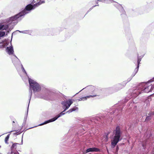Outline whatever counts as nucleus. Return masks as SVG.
<instances>
[{"instance_id": "obj_10", "label": "nucleus", "mask_w": 154, "mask_h": 154, "mask_svg": "<svg viewBox=\"0 0 154 154\" xmlns=\"http://www.w3.org/2000/svg\"><path fill=\"white\" fill-rule=\"evenodd\" d=\"M6 50V52L10 55L13 54L14 53L13 47L12 45L7 47Z\"/></svg>"}, {"instance_id": "obj_37", "label": "nucleus", "mask_w": 154, "mask_h": 154, "mask_svg": "<svg viewBox=\"0 0 154 154\" xmlns=\"http://www.w3.org/2000/svg\"><path fill=\"white\" fill-rule=\"evenodd\" d=\"M64 96V97H65V96H65V95H63V96Z\"/></svg>"}, {"instance_id": "obj_22", "label": "nucleus", "mask_w": 154, "mask_h": 154, "mask_svg": "<svg viewBox=\"0 0 154 154\" xmlns=\"http://www.w3.org/2000/svg\"><path fill=\"white\" fill-rule=\"evenodd\" d=\"M10 136V134H8L7 136L5 137V141L6 143H7V142L8 141Z\"/></svg>"}, {"instance_id": "obj_8", "label": "nucleus", "mask_w": 154, "mask_h": 154, "mask_svg": "<svg viewBox=\"0 0 154 154\" xmlns=\"http://www.w3.org/2000/svg\"><path fill=\"white\" fill-rule=\"evenodd\" d=\"M111 2H115L116 3V4L114 5L122 13L121 15H122V17L123 18H125L126 17V15L125 14V12L122 5L116 2L113 0H111Z\"/></svg>"}, {"instance_id": "obj_11", "label": "nucleus", "mask_w": 154, "mask_h": 154, "mask_svg": "<svg viewBox=\"0 0 154 154\" xmlns=\"http://www.w3.org/2000/svg\"><path fill=\"white\" fill-rule=\"evenodd\" d=\"M127 83H123V84H118L116 85L115 86V88H116V91H119L123 88V87L125 86Z\"/></svg>"}, {"instance_id": "obj_27", "label": "nucleus", "mask_w": 154, "mask_h": 154, "mask_svg": "<svg viewBox=\"0 0 154 154\" xmlns=\"http://www.w3.org/2000/svg\"><path fill=\"white\" fill-rule=\"evenodd\" d=\"M136 74L134 72H133L132 74L131 75V77H133L134 76H135V75Z\"/></svg>"}, {"instance_id": "obj_6", "label": "nucleus", "mask_w": 154, "mask_h": 154, "mask_svg": "<svg viewBox=\"0 0 154 154\" xmlns=\"http://www.w3.org/2000/svg\"><path fill=\"white\" fill-rule=\"evenodd\" d=\"M85 88H86V89L88 90L89 91H93L92 93L91 94H93V95H90L89 96H99V95L97 93H96V92L97 91V89H95V87L94 86L92 85H90L86 87L83 88L79 92L77 93L76 94L73 95L72 96H75V95H77L80 92Z\"/></svg>"}, {"instance_id": "obj_18", "label": "nucleus", "mask_w": 154, "mask_h": 154, "mask_svg": "<svg viewBox=\"0 0 154 154\" xmlns=\"http://www.w3.org/2000/svg\"><path fill=\"white\" fill-rule=\"evenodd\" d=\"M8 154H19L18 152L16 151L11 150V153H8Z\"/></svg>"}, {"instance_id": "obj_24", "label": "nucleus", "mask_w": 154, "mask_h": 154, "mask_svg": "<svg viewBox=\"0 0 154 154\" xmlns=\"http://www.w3.org/2000/svg\"><path fill=\"white\" fill-rule=\"evenodd\" d=\"M99 6L98 5H96L93 6L92 8H90V9H89V10L88 11L86 14H87L88 12H89L90 11H91L94 7H95L96 6Z\"/></svg>"}, {"instance_id": "obj_36", "label": "nucleus", "mask_w": 154, "mask_h": 154, "mask_svg": "<svg viewBox=\"0 0 154 154\" xmlns=\"http://www.w3.org/2000/svg\"><path fill=\"white\" fill-rule=\"evenodd\" d=\"M106 149H107V148H106ZM107 152H108V149H107Z\"/></svg>"}, {"instance_id": "obj_31", "label": "nucleus", "mask_w": 154, "mask_h": 154, "mask_svg": "<svg viewBox=\"0 0 154 154\" xmlns=\"http://www.w3.org/2000/svg\"><path fill=\"white\" fill-rule=\"evenodd\" d=\"M15 33V32H14L12 34V35H11V38H12V36H13V34H14V33Z\"/></svg>"}, {"instance_id": "obj_25", "label": "nucleus", "mask_w": 154, "mask_h": 154, "mask_svg": "<svg viewBox=\"0 0 154 154\" xmlns=\"http://www.w3.org/2000/svg\"><path fill=\"white\" fill-rule=\"evenodd\" d=\"M3 42L2 41V42H0V48H3Z\"/></svg>"}, {"instance_id": "obj_13", "label": "nucleus", "mask_w": 154, "mask_h": 154, "mask_svg": "<svg viewBox=\"0 0 154 154\" xmlns=\"http://www.w3.org/2000/svg\"><path fill=\"white\" fill-rule=\"evenodd\" d=\"M78 108L77 107L75 106H74L72 108L70 109H69L68 111H67L66 112L70 113H71L74 111H78Z\"/></svg>"}, {"instance_id": "obj_3", "label": "nucleus", "mask_w": 154, "mask_h": 154, "mask_svg": "<svg viewBox=\"0 0 154 154\" xmlns=\"http://www.w3.org/2000/svg\"><path fill=\"white\" fill-rule=\"evenodd\" d=\"M113 136L111 140V145L113 148L118 142L120 140L121 133L120 128L119 126L116 127L115 130L113 131Z\"/></svg>"}, {"instance_id": "obj_35", "label": "nucleus", "mask_w": 154, "mask_h": 154, "mask_svg": "<svg viewBox=\"0 0 154 154\" xmlns=\"http://www.w3.org/2000/svg\"><path fill=\"white\" fill-rule=\"evenodd\" d=\"M97 5H98V2H97Z\"/></svg>"}, {"instance_id": "obj_42", "label": "nucleus", "mask_w": 154, "mask_h": 154, "mask_svg": "<svg viewBox=\"0 0 154 154\" xmlns=\"http://www.w3.org/2000/svg\"><path fill=\"white\" fill-rule=\"evenodd\" d=\"M153 79H154V78Z\"/></svg>"}, {"instance_id": "obj_2", "label": "nucleus", "mask_w": 154, "mask_h": 154, "mask_svg": "<svg viewBox=\"0 0 154 154\" xmlns=\"http://www.w3.org/2000/svg\"><path fill=\"white\" fill-rule=\"evenodd\" d=\"M28 79L29 88V96H32V90L35 94V93L40 92L41 91L42 88L41 85L37 82L29 78V77Z\"/></svg>"}, {"instance_id": "obj_30", "label": "nucleus", "mask_w": 154, "mask_h": 154, "mask_svg": "<svg viewBox=\"0 0 154 154\" xmlns=\"http://www.w3.org/2000/svg\"><path fill=\"white\" fill-rule=\"evenodd\" d=\"M16 31H18V32H19L20 33H23V32H22V31H19V30H17Z\"/></svg>"}, {"instance_id": "obj_32", "label": "nucleus", "mask_w": 154, "mask_h": 154, "mask_svg": "<svg viewBox=\"0 0 154 154\" xmlns=\"http://www.w3.org/2000/svg\"><path fill=\"white\" fill-rule=\"evenodd\" d=\"M14 56H15V57L17 58V59H18V58H17V57H16V56L15 55H14Z\"/></svg>"}, {"instance_id": "obj_1", "label": "nucleus", "mask_w": 154, "mask_h": 154, "mask_svg": "<svg viewBox=\"0 0 154 154\" xmlns=\"http://www.w3.org/2000/svg\"><path fill=\"white\" fill-rule=\"evenodd\" d=\"M45 2L44 0H33L31 3L26 6L23 11L8 19L7 21L9 22L8 23V24H10L9 27L10 29H12L15 25L21 21L25 14L29 13L31 11Z\"/></svg>"}, {"instance_id": "obj_20", "label": "nucleus", "mask_w": 154, "mask_h": 154, "mask_svg": "<svg viewBox=\"0 0 154 154\" xmlns=\"http://www.w3.org/2000/svg\"><path fill=\"white\" fill-rule=\"evenodd\" d=\"M139 66L138 65H137L135 69L134 72L137 73L138 71L139 68Z\"/></svg>"}, {"instance_id": "obj_17", "label": "nucleus", "mask_w": 154, "mask_h": 154, "mask_svg": "<svg viewBox=\"0 0 154 154\" xmlns=\"http://www.w3.org/2000/svg\"><path fill=\"white\" fill-rule=\"evenodd\" d=\"M18 143H14L13 144L11 147V150H13L14 149H16V145Z\"/></svg>"}, {"instance_id": "obj_29", "label": "nucleus", "mask_w": 154, "mask_h": 154, "mask_svg": "<svg viewBox=\"0 0 154 154\" xmlns=\"http://www.w3.org/2000/svg\"><path fill=\"white\" fill-rule=\"evenodd\" d=\"M30 99H31V97L29 99V103H30ZM28 106H29V105H28ZM28 108H29V106H28V109H27V115H26V116H27V115H28Z\"/></svg>"}, {"instance_id": "obj_14", "label": "nucleus", "mask_w": 154, "mask_h": 154, "mask_svg": "<svg viewBox=\"0 0 154 154\" xmlns=\"http://www.w3.org/2000/svg\"><path fill=\"white\" fill-rule=\"evenodd\" d=\"M143 57V55L139 56L138 54H137V65L139 66V64L140 63V61H141V59Z\"/></svg>"}, {"instance_id": "obj_38", "label": "nucleus", "mask_w": 154, "mask_h": 154, "mask_svg": "<svg viewBox=\"0 0 154 154\" xmlns=\"http://www.w3.org/2000/svg\"><path fill=\"white\" fill-rule=\"evenodd\" d=\"M13 131H11L10 132H13Z\"/></svg>"}, {"instance_id": "obj_28", "label": "nucleus", "mask_w": 154, "mask_h": 154, "mask_svg": "<svg viewBox=\"0 0 154 154\" xmlns=\"http://www.w3.org/2000/svg\"><path fill=\"white\" fill-rule=\"evenodd\" d=\"M21 133V132H17L16 133H14V134H20V133Z\"/></svg>"}, {"instance_id": "obj_41", "label": "nucleus", "mask_w": 154, "mask_h": 154, "mask_svg": "<svg viewBox=\"0 0 154 154\" xmlns=\"http://www.w3.org/2000/svg\"><path fill=\"white\" fill-rule=\"evenodd\" d=\"M1 147V146H0V147Z\"/></svg>"}, {"instance_id": "obj_15", "label": "nucleus", "mask_w": 154, "mask_h": 154, "mask_svg": "<svg viewBox=\"0 0 154 154\" xmlns=\"http://www.w3.org/2000/svg\"><path fill=\"white\" fill-rule=\"evenodd\" d=\"M2 42H3V44H4L3 48H5L8 45L9 43V42H8L6 40L2 41Z\"/></svg>"}, {"instance_id": "obj_21", "label": "nucleus", "mask_w": 154, "mask_h": 154, "mask_svg": "<svg viewBox=\"0 0 154 154\" xmlns=\"http://www.w3.org/2000/svg\"><path fill=\"white\" fill-rule=\"evenodd\" d=\"M22 32L23 33L30 34V33H31V32L30 31L28 30L22 31Z\"/></svg>"}, {"instance_id": "obj_12", "label": "nucleus", "mask_w": 154, "mask_h": 154, "mask_svg": "<svg viewBox=\"0 0 154 154\" xmlns=\"http://www.w3.org/2000/svg\"><path fill=\"white\" fill-rule=\"evenodd\" d=\"M99 151V149L95 147L91 148L88 149L86 150V152H97Z\"/></svg>"}, {"instance_id": "obj_5", "label": "nucleus", "mask_w": 154, "mask_h": 154, "mask_svg": "<svg viewBox=\"0 0 154 154\" xmlns=\"http://www.w3.org/2000/svg\"><path fill=\"white\" fill-rule=\"evenodd\" d=\"M45 93L49 96H62L63 94L56 90L46 88L45 90Z\"/></svg>"}, {"instance_id": "obj_23", "label": "nucleus", "mask_w": 154, "mask_h": 154, "mask_svg": "<svg viewBox=\"0 0 154 154\" xmlns=\"http://www.w3.org/2000/svg\"><path fill=\"white\" fill-rule=\"evenodd\" d=\"M49 97H40L41 98L43 99L46 100H48L50 99L49 98Z\"/></svg>"}, {"instance_id": "obj_26", "label": "nucleus", "mask_w": 154, "mask_h": 154, "mask_svg": "<svg viewBox=\"0 0 154 154\" xmlns=\"http://www.w3.org/2000/svg\"><path fill=\"white\" fill-rule=\"evenodd\" d=\"M133 78L132 77H131V76L130 77L128 78L127 80V83L129 82L130 81H131V79H132Z\"/></svg>"}, {"instance_id": "obj_40", "label": "nucleus", "mask_w": 154, "mask_h": 154, "mask_svg": "<svg viewBox=\"0 0 154 154\" xmlns=\"http://www.w3.org/2000/svg\"><path fill=\"white\" fill-rule=\"evenodd\" d=\"M143 147L144 146V145H143Z\"/></svg>"}, {"instance_id": "obj_33", "label": "nucleus", "mask_w": 154, "mask_h": 154, "mask_svg": "<svg viewBox=\"0 0 154 154\" xmlns=\"http://www.w3.org/2000/svg\"><path fill=\"white\" fill-rule=\"evenodd\" d=\"M14 56H15V57L17 58V59H18V58H17V57H16V56L15 55H14Z\"/></svg>"}, {"instance_id": "obj_19", "label": "nucleus", "mask_w": 154, "mask_h": 154, "mask_svg": "<svg viewBox=\"0 0 154 154\" xmlns=\"http://www.w3.org/2000/svg\"><path fill=\"white\" fill-rule=\"evenodd\" d=\"M21 69L22 70L23 72H24L26 75H27V74L26 72V70H25L24 68L23 65L22 64H21Z\"/></svg>"}, {"instance_id": "obj_9", "label": "nucleus", "mask_w": 154, "mask_h": 154, "mask_svg": "<svg viewBox=\"0 0 154 154\" xmlns=\"http://www.w3.org/2000/svg\"><path fill=\"white\" fill-rule=\"evenodd\" d=\"M64 112L63 111L60 113L59 115L57 116H55L54 118H52L51 119H50L49 120H47L45 122H44L43 123H42L41 124H39L38 126H41L45 124H47L48 123H49V122H52L56 120L58 118L60 117L62 115H64L65 114V113H63Z\"/></svg>"}, {"instance_id": "obj_34", "label": "nucleus", "mask_w": 154, "mask_h": 154, "mask_svg": "<svg viewBox=\"0 0 154 154\" xmlns=\"http://www.w3.org/2000/svg\"><path fill=\"white\" fill-rule=\"evenodd\" d=\"M148 96H149V97L152 96V94L150 95H149Z\"/></svg>"}, {"instance_id": "obj_16", "label": "nucleus", "mask_w": 154, "mask_h": 154, "mask_svg": "<svg viewBox=\"0 0 154 154\" xmlns=\"http://www.w3.org/2000/svg\"><path fill=\"white\" fill-rule=\"evenodd\" d=\"M90 97H82V98H80L79 99V101H85L88 98H89Z\"/></svg>"}, {"instance_id": "obj_4", "label": "nucleus", "mask_w": 154, "mask_h": 154, "mask_svg": "<svg viewBox=\"0 0 154 154\" xmlns=\"http://www.w3.org/2000/svg\"><path fill=\"white\" fill-rule=\"evenodd\" d=\"M10 17H11L8 18L5 20L3 24H0V30H5L6 31V34H5V32L0 31V37H3L5 36V35L6 36L10 32L11 30L13 29L14 28L11 29H10V28L9 27L10 26V24H8V23H9V22L7 21V20Z\"/></svg>"}, {"instance_id": "obj_7", "label": "nucleus", "mask_w": 154, "mask_h": 154, "mask_svg": "<svg viewBox=\"0 0 154 154\" xmlns=\"http://www.w3.org/2000/svg\"><path fill=\"white\" fill-rule=\"evenodd\" d=\"M74 101V100L69 99L65 100L61 102V104L62 105V108L64 109L63 112H65L69 108Z\"/></svg>"}, {"instance_id": "obj_39", "label": "nucleus", "mask_w": 154, "mask_h": 154, "mask_svg": "<svg viewBox=\"0 0 154 154\" xmlns=\"http://www.w3.org/2000/svg\"><path fill=\"white\" fill-rule=\"evenodd\" d=\"M0 154H2L0 152Z\"/></svg>"}]
</instances>
